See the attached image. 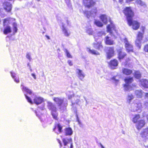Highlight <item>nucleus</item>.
Here are the masks:
<instances>
[{
	"mask_svg": "<svg viewBox=\"0 0 148 148\" xmlns=\"http://www.w3.org/2000/svg\"><path fill=\"white\" fill-rule=\"evenodd\" d=\"M100 18L103 23L105 24L107 23L108 21H109L110 24L107 27V31L116 38V36L118 35V32L115 25L110 20V18L106 15L101 14L100 16Z\"/></svg>",
	"mask_w": 148,
	"mask_h": 148,
	"instance_id": "obj_1",
	"label": "nucleus"
},
{
	"mask_svg": "<svg viewBox=\"0 0 148 148\" xmlns=\"http://www.w3.org/2000/svg\"><path fill=\"white\" fill-rule=\"evenodd\" d=\"M142 105L140 101L134 100L131 105V110L132 112H140L142 109Z\"/></svg>",
	"mask_w": 148,
	"mask_h": 148,
	"instance_id": "obj_2",
	"label": "nucleus"
},
{
	"mask_svg": "<svg viewBox=\"0 0 148 148\" xmlns=\"http://www.w3.org/2000/svg\"><path fill=\"white\" fill-rule=\"evenodd\" d=\"M145 27H143L141 28L142 32H138L137 36V38L135 41L136 46L140 49L141 46V41L143 38V35L144 34Z\"/></svg>",
	"mask_w": 148,
	"mask_h": 148,
	"instance_id": "obj_3",
	"label": "nucleus"
},
{
	"mask_svg": "<svg viewBox=\"0 0 148 148\" xmlns=\"http://www.w3.org/2000/svg\"><path fill=\"white\" fill-rule=\"evenodd\" d=\"M123 13L127 17V22L130 23V19H132L134 13L130 7L126 8L123 10Z\"/></svg>",
	"mask_w": 148,
	"mask_h": 148,
	"instance_id": "obj_4",
	"label": "nucleus"
},
{
	"mask_svg": "<svg viewBox=\"0 0 148 148\" xmlns=\"http://www.w3.org/2000/svg\"><path fill=\"white\" fill-rule=\"evenodd\" d=\"M133 78L130 77H127L125 79V84L124 85V90L126 91L132 90V87L130 85V84L133 81Z\"/></svg>",
	"mask_w": 148,
	"mask_h": 148,
	"instance_id": "obj_5",
	"label": "nucleus"
},
{
	"mask_svg": "<svg viewBox=\"0 0 148 148\" xmlns=\"http://www.w3.org/2000/svg\"><path fill=\"white\" fill-rule=\"evenodd\" d=\"M125 43V47L126 51L129 53L133 52L134 49L133 46L128 41L126 38H125L122 39Z\"/></svg>",
	"mask_w": 148,
	"mask_h": 148,
	"instance_id": "obj_6",
	"label": "nucleus"
},
{
	"mask_svg": "<svg viewBox=\"0 0 148 148\" xmlns=\"http://www.w3.org/2000/svg\"><path fill=\"white\" fill-rule=\"evenodd\" d=\"M81 96V95L79 93V92H77L75 94V96L74 97V100H72L71 103L72 105L76 104L80 105L82 103L84 102V101L82 100H80V99Z\"/></svg>",
	"mask_w": 148,
	"mask_h": 148,
	"instance_id": "obj_7",
	"label": "nucleus"
},
{
	"mask_svg": "<svg viewBox=\"0 0 148 148\" xmlns=\"http://www.w3.org/2000/svg\"><path fill=\"white\" fill-rule=\"evenodd\" d=\"M53 100L60 107V109H61L60 106L63 103L65 106H66L67 105V100L64 98H62L60 97H54Z\"/></svg>",
	"mask_w": 148,
	"mask_h": 148,
	"instance_id": "obj_8",
	"label": "nucleus"
},
{
	"mask_svg": "<svg viewBox=\"0 0 148 148\" xmlns=\"http://www.w3.org/2000/svg\"><path fill=\"white\" fill-rule=\"evenodd\" d=\"M97 10L96 8L93 9L91 12L85 11L84 12V15L88 18H89L90 16L95 17L96 15Z\"/></svg>",
	"mask_w": 148,
	"mask_h": 148,
	"instance_id": "obj_9",
	"label": "nucleus"
},
{
	"mask_svg": "<svg viewBox=\"0 0 148 148\" xmlns=\"http://www.w3.org/2000/svg\"><path fill=\"white\" fill-rule=\"evenodd\" d=\"M130 26H132V28L134 30L138 29L140 27V23L137 21H133L132 19H130V23L127 22Z\"/></svg>",
	"mask_w": 148,
	"mask_h": 148,
	"instance_id": "obj_10",
	"label": "nucleus"
},
{
	"mask_svg": "<svg viewBox=\"0 0 148 148\" xmlns=\"http://www.w3.org/2000/svg\"><path fill=\"white\" fill-rule=\"evenodd\" d=\"M66 25L64 23H62V30L64 35L68 37L70 35L71 32L66 28Z\"/></svg>",
	"mask_w": 148,
	"mask_h": 148,
	"instance_id": "obj_11",
	"label": "nucleus"
},
{
	"mask_svg": "<svg viewBox=\"0 0 148 148\" xmlns=\"http://www.w3.org/2000/svg\"><path fill=\"white\" fill-rule=\"evenodd\" d=\"M97 36H95L94 37L95 42L93 43V47L95 49L99 50H101L103 49L102 45L101 42H97V41H96V40L97 39Z\"/></svg>",
	"mask_w": 148,
	"mask_h": 148,
	"instance_id": "obj_12",
	"label": "nucleus"
},
{
	"mask_svg": "<svg viewBox=\"0 0 148 148\" xmlns=\"http://www.w3.org/2000/svg\"><path fill=\"white\" fill-rule=\"evenodd\" d=\"M108 51L107 52V58L110 59L114 55V49L113 47H109L108 48Z\"/></svg>",
	"mask_w": 148,
	"mask_h": 148,
	"instance_id": "obj_13",
	"label": "nucleus"
},
{
	"mask_svg": "<svg viewBox=\"0 0 148 148\" xmlns=\"http://www.w3.org/2000/svg\"><path fill=\"white\" fill-rule=\"evenodd\" d=\"M77 76L81 80H82L85 76V75L84 72L81 70L77 69L76 71Z\"/></svg>",
	"mask_w": 148,
	"mask_h": 148,
	"instance_id": "obj_14",
	"label": "nucleus"
},
{
	"mask_svg": "<svg viewBox=\"0 0 148 148\" xmlns=\"http://www.w3.org/2000/svg\"><path fill=\"white\" fill-rule=\"evenodd\" d=\"M83 2L84 5L88 8L93 6L95 3L92 0H83Z\"/></svg>",
	"mask_w": 148,
	"mask_h": 148,
	"instance_id": "obj_15",
	"label": "nucleus"
},
{
	"mask_svg": "<svg viewBox=\"0 0 148 148\" xmlns=\"http://www.w3.org/2000/svg\"><path fill=\"white\" fill-rule=\"evenodd\" d=\"M4 9L7 12H10L12 8V5L8 2H4L3 4Z\"/></svg>",
	"mask_w": 148,
	"mask_h": 148,
	"instance_id": "obj_16",
	"label": "nucleus"
},
{
	"mask_svg": "<svg viewBox=\"0 0 148 148\" xmlns=\"http://www.w3.org/2000/svg\"><path fill=\"white\" fill-rule=\"evenodd\" d=\"M34 103L36 105H38L42 103L43 101L42 98L38 96H35L33 99Z\"/></svg>",
	"mask_w": 148,
	"mask_h": 148,
	"instance_id": "obj_17",
	"label": "nucleus"
},
{
	"mask_svg": "<svg viewBox=\"0 0 148 148\" xmlns=\"http://www.w3.org/2000/svg\"><path fill=\"white\" fill-rule=\"evenodd\" d=\"M62 126L59 123L56 124L53 131L58 134L61 132Z\"/></svg>",
	"mask_w": 148,
	"mask_h": 148,
	"instance_id": "obj_18",
	"label": "nucleus"
},
{
	"mask_svg": "<svg viewBox=\"0 0 148 148\" xmlns=\"http://www.w3.org/2000/svg\"><path fill=\"white\" fill-rule=\"evenodd\" d=\"M10 73L14 81L17 83H19L20 82L19 77L17 74L13 71H11Z\"/></svg>",
	"mask_w": 148,
	"mask_h": 148,
	"instance_id": "obj_19",
	"label": "nucleus"
},
{
	"mask_svg": "<svg viewBox=\"0 0 148 148\" xmlns=\"http://www.w3.org/2000/svg\"><path fill=\"white\" fill-rule=\"evenodd\" d=\"M140 135L144 139L148 138V128L143 130L141 132Z\"/></svg>",
	"mask_w": 148,
	"mask_h": 148,
	"instance_id": "obj_20",
	"label": "nucleus"
},
{
	"mask_svg": "<svg viewBox=\"0 0 148 148\" xmlns=\"http://www.w3.org/2000/svg\"><path fill=\"white\" fill-rule=\"evenodd\" d=\"M145 124V121L143 120H141L137 122L136 126L138 130H139L143 127Z\"/></svg>",
	"mask_w": 148,
	"mask_h": 148,
	"instance_id": "obj_21",
	"label": "nucleus"
},
{
	"mask_svg": "<svg viewBox=\"0 0 148 148\" xmlns=\"http://www.w3.org/2000/svg\"><path fill=\"white\" fill-rule=\"evenodd\" d=\"M118 62L117 60L116 59H114L110 61L109 63V65L111 68L115 69L118 66Z\"/></svg>",
	"mask_w": 148,
	"mask_h": 148,
	"instance_id": "obj_22",
	"label": "nucleus"
},
{
	"mask_svg": "<svg viewBox=\"0 0 148 148\" xmlns=\"http://www.w3.org/2000/svg\"><path fill=\"white\" fill-rule=\"evenodd\" d=\"M47 107L49 109L51 110L52 112L56 111V108L52 103L48 101L47 102Z\"/></svg>",
	"mask_w": 148,
	"mask_h": 148,
	"instance_id": "obj_23",
	"label": "nucleus"
},
{
	"mask_svg": "<svg viewBox=\"0 0 148 148\" xmlns=\"http://www.w3.org/2000/svg\"><path fill=\"white\" fill-rule=\"evenodd\" d=\"M140 84L141 86L146 88H148V81L146 79H142L140 80Z\"/></svg>",
	"mask_w": 148,
	"mask_h": 148,
	"instance_id": "obj_24",
	"label": "nucleus"
},
{
	"mask_svg": "<svg viewBox=\"0 0 148 148\" xmlns=\"http://www.w3.org/2000/svg\"><path fill=\"white\" fill-rule=\"evenodd\" d=\"M118 58L120 60L123 59L126 55V53L122 52L121 49L118 51Z\"/></svg>",
	"mask_w": 148,
	"mask_h": 148,
	"instance_id": "obj_25",
	"label": "nucleus"
},
{
	"mask_svg": "<svg viewBox=\"0 0 148 148\" xmlns=\"http://www.w3.org/2000/svg\"><path fill=\"white\" fill-rule=\"evenodd\" d=\"M135 3L137 5L142 6L144 8H145L147 7V5L145 2L142 0H136Z\"/></svg>",
	"mask_w": 148,
	"mask_h": 148,
	"instance_id": "obj_26",
	"label": "nucleus"
},
{
	"mask_svg": "<svg viewBox=\"0 0 148 148\" xmlns=\"http://www.w3.org/2000/svg\"><path fill=\"white\" fill-rule=\"evenodd\" d=\"M15 19L10 18H8L4 20L3 24L4 25H8L13 22Z\"/></svg>",
	"mask_w": 148,
	"mask_h": 148,
	"instance_id": "obj_27",
	"label": "nucleus"
},
{
	"mask_svg": "<svg viewBox=\"0 0 148 148\" xmlns=\"http://www.w3.org/2000/svg\"><path fill=\"white\" fill-rule=\"evenodd\" d=\"M105 42L106 44L108 45H112L114 44V41L111 40V38L108 36H106L105 39Z\"/></svg>",
	"mask_w": 148,
	"mask_h": 148,
	"instance_id": "obj_28",
	"label": "nucleus"
},
{
	"mask_svg": "<svg viewBox=\"0 0 148 148\" xmlns=\"http://www.w3.org/2000/svg\"><path fill=\"white\" fill-rule=\"evenodd\" d=\"M122 71L123 73L126 75H129L132 73V71L126 68H123Z\"/></svg>",
	"mask_w": 148,
	"mask_h": 148,
	"instance_id": "obj_29",
	"label": "nucleus"
},
{
	"mask_svg": "<svg viewBox=\"0 0 148 148\" xmlns=\"http://www.w3.org/2000/svg\"><path fill=\"white\" fill-rule=\"evenodd\" d=\"M87 51L89 53L92 54L96 55H98L100 54L97 51L94 50L90 49L89 48H87Z\"/></svg>",
	"mask_w": 148,
	"mask_h": 148,
	"instance_id": "obj_30",
	"label": "nucleus"
},
{
	"mask_svg": "<svg viewBox=\"0 0 148 148\" xmlns=\"http://www.w3.org/2000/svg\"><path fill=\"white\" fill-rule=\"evenodd\" d=\"M65 131L66 135H71L73 133L72 129L70 128H66Z\"/></svg>",
	"mask_w": 148,
	"mask_h": 148,
	"instance_id": "obj_31",
	"label": "nucleus"
},
{
	"mask_svg": "<svg viewBox=\"0 0 148 148\" xmlns=\"http://www.w3.org/2000/svg\"><path fill=\"white\" fill-rule=\"evenodd\" d=\"M135 94L137 97L141 98L142 96V91L141 90H137L135 91Z\"/></svg>",
	"mask_w": 148,
	"mask_h": 148,
	"instance_id": "obj_32",
	"label": "nucleus"
},
{
	"mask_svg": "<svg viewBox=\"0 0 148 148\" xmlns=\"http://www.w3.org/2000/svg\"><path fill=\"white\" fill-rule=\"evenodd\" d=\"M66 94L67 96L68 97L69 99H71L73 97H74L75 96V94L73 92L71 91H68L66 92Z\"/></svg>",
	"mask_w": 148,
	"mask_h": 148,
	"instance_id": "obj_33",
	"label": "nucleus"
},
{
	"mask_svg": "<svg viewBox=\"0 0 148 148\" xmlns=\"http://www.w3.org/2000/svg\"><path fill=\"white\" fill-rule=\"evenodd\" d=\"M140 116L139 114H136L134 116L132 119V121L134 123H136L138 120L140 118Z\"/></svg>",
	"mask_w": 148,
	"mask_h": 148,
	"instance_id": "obj_34",
	"label": "nucleus"
},
{
	"mask_svg": "<svg viewBox=\"0 0 148 148\" xmlns=\"http://www.w3.org/2000/svg\"><path fill=\"white\" fill-rule=\"evenodd\" d=\"M11 32V30L10 27L9 26H7L4 29V33L5 34H6L8 33Z\"/></svg>",
	"mask_w": 148,
	"mask_h": 148,
	"instance_id": "obj_35",
	"label": "nucleus"
},
{
	"mask_svg": "<svg viewBox=\"0 0 148 148\" xmlns=\"http://www.w3.org/2000/svg\"><path fill=\"white\" fill-rule=\"evenodd\" d=\"M21 86H22V89L23 91H25L29 94H31L32 93L31 90H30L28 89L27 87L23 86L22 85H21Z\"/></svg>",
	"mask_w": 148,
	"mask_h": 148,
	"instance_id": "obj_36",
	"label": "nucleus"
},
{
	"mask_svg": "<svg viewBox=\"0 0 148 148\" xmlns=\"http://www.w3.org/2000/svg\"><path fill=\"white\" fill-rule=\"evenodd\" d=\"M94 23L95 25L99 27H101L103 25V24L99 20L95 19Z\"/></svg>",
	"mask_w": 148,
	"mask_h": 148,
	"instance_id": "obj_37",
	"label": "nucleus"
},
{
	"mask_svg": "<svg viewBox=\"0 0 148 148\" xmlns=\"http://www.w3.org/2000/svg\"><path fill=\"white\" fill-rule=\"evenodd\" d=\"M111 79L113 82L116 85H117L118 84L119 80V79L116 78V76L113 77H112Z\"/></svg>",
	"mask_w": 148,
	"mask_h": 148,
	"instance_id": "obj_38",
	"label": "nucleus"
},
{
	"mask_svg": "<svg viewBox=\"0 0 148 148\" xmlns=\"http://www.w3.org/2000/svg\"><path fill=\"white\" fill-rule=\"evenodd\" d=\"M71 139H66V138H64L62 140L63 142L64 143V146H66L67 144L69 143L71 141Z\"/></svg>",
	"mask_w": 148,
	"mask_h": 148,
	"instance_id": "obj_39",
	"label": "nucleus"
},
{
	"mask_svg": "<svg viewBox=\"0 0 148 148\" xmlns=\"http://www.w3.org/2000/svg\"><path fill=\"white\" fill-rule=\"evenodd\" d=\"M86 32L89 35H92L93 33V31L91 27H90L88 28H86Z\"/></svg>",
	"mask_w": 148,
	"mask_h": 148,
	"instance_id": "obj_40",
	"label": "nucleus"
},
{
	"mask_svg": "<svg viewBox=\"0 0 148 148\" xmlns=\"http://www.w3.org/2000/svg\"><path fill=\"white\" fill-rule=\"evenodd\" d=\"M134 76L137 79L140 78L141 76V75L139 71H136L135 72Z\"/></svg>",
	"mask_w": 148,
	"mask_h": 148,
	"instance_id": "obj_41",
	"label": "nucleus"
},
{
	"mask_svg": "<svg viewBox=\"0 0 148 148\" xmlns=\"http://www.w3.org/2000/svg\"><path fill=\"white\" fill-rule=\"evenodd\" d=\"M64 52L65 53L67 57L68 58H72V56L71 55L68 51L66 49L64 50Z\"/></svg>",
	"mask_w": 148,
	"mask_h": 148,
	"instance_id": "obj_42",
	"label": "nucleus"
},
{
	"mask_svg": "<svg viewBox=\"0 0 148 148\" xmlns=\"http://www.w3.org/2000/svg\"><path fill=\"white\" fill-rule=\"evenodd\" d=\"M56 111L51 112L52 115L53 116V117L55 119L57 120V114L56 112Z\"/></svg>",
	"mask_w": 148,
	"mask_h": 148,
	"instance_id": "obj_43",
	"label": "nucleus"
},
{
	"mask_svg": "<svg viewBox=\"0 0 148 148\" xmlns=\"http://www.w3.org/2000/svg\"><path fill=\"white\" fill-rule=\"evenodd\" d=\"M68 6L69 8L71 7V4L70 0H64Z\"/></svg>",
	"mask_w": 148,
	"mask_h": 148,
	"instance_id": "obj_44",
	"label": "nucleus"
},
{
	"mask_svg": "<svg viewBox=\"0 0 148 148\" xmlns=\"http://www.w3.org/2000/svg\"><path fill=\"white\" fill-rule=\"evenodd\" d=\"M17 24L16 23H14L13 24V30L15 33H16L17 32Z\"/></svg>",
	"mask_w": 148,
	"mask_h": 148,
	"instance_id": "obj_45",
	"label": "nucleus"
},
{
	"mask_svg": "<svg viewBox=\"0 0 148 148\" xmlns=\"http://www.w3.org/2000/svg\"><path fill=\"white\" fill-rule=\"evenodd\" d=\"M25 95L26 99L31 104H33V102L32 101V100L31 99L30 97H29L25 94Z\"/></svg>",
	"mask_w": 148,
	"mask_h": 148,
	"instance_id": "obj_46",
	"label": "nucleus"
},
{
	"mask_svg": "<svg viewBox=\"0 0 148 148\" xmlns=\"http://www.w3.org/2000/svg\"><path fill=\"white\" fill-rule=\"evenodd\" d=\"M134 98V96L131 94H129L128 95L127 99L129 101V102Z\"/></svg>",
	"mask_w": 148,
	"mask_h": 148,
	"instance_id": "obj_47",
	"label": "nucleus"
},
{
	"mask_svg": "<svg viewBox=\"0 0 148 148\" xmlns=\"http://www.w3.org/2000/svg\"><path fill=\"white\" fill-rule=\"evenodd\" d=\"M105 35V32L103 31H101L98 32L97 34V36L101 37L103 35Z\"/></svg>",
	"mask_w": 148,
	"mask_h": 148,
	"instance_id": "obj_48",
	"label": "nucleus"
},
{
	"mask_svg": "<svg viewBox=\"0 0 148 148\" xmlns=\"http://www.w3.org/2000/svg\"><path fill=\"white\" fill-rule=\"evenodd\" d=\"M144 50L145 52H148V44H146L145 46Z\"/></svg>",
	"mask_w": 148,
	"mask_h": 148,
	"instance_id": "obj_49",
	"label": "nucleus"
},
{
	"mask_svg": "<svg viewBox=\"0 0 148 148\" xmlns=\"http://www.w3.org/2000/svg\"><path fill=\"white\" fill-rule=\"evenodd\" d=\"M26 58L28 59L30 61L31 60V55L29 53H28L27 54L26 56Z\"/></svg>",
	"mask_w": 148,
	"mask_h": 148,
	"instance_id": "obj_50",
	"label": "nucleus"
},
{
	"mask_svg": "<svg viewBox=\"0 0 148 148\" xmlns=\"http://www.w3.org/2000/svg\"><path fill=\"white\" fill-rule=\"evenodd\" d=\"M144 106L145 108L148 107V102L147 101H145L144 103Z\"/></svg>",
	"mask_w": 148,
	"mask_h": 148,
	"instance_id": "obj_51",
	"label": "nucleus"
},
{
	"mask_svg": "<svg viewBox=\"0 0 148 148\" xmlns=\"http://www.w3.org/2000/svg\"><path fill=\"white\" fill-rule=\"evenodd\" d=\"M68 63L70 66H71L73 65L72 62L70 60H69L68 61Z\"/></svg>",
	"mask_w": 148,
	"mask_h": 148,
	"instance_id": "obj_52",
	"label": "nucleus"
},
{
	"mask_svg": "<svg viewBox=\"0 0 148 148\" xmlns=\"http://www.w3.org/2000/svg\"><path fill=\"white\" fill-rule=\"evenodd\" d=\"M31 75L35 79H36V75L35 74L33 73H32Z\"/></svg>",
	"mask_w": 148,
	"mask_h": 148,
	"instance_id": "obj_53",
	"label": "nucleus"
},
{
	"mask_svg": "<svg viewBox=\"0 0 148 148\" xmlns=\"http://www.w3.org/2000/svg\"><path fill=\"white\" fill-rule=\"evenodd\" d=\"M84 99L85 100V101H86V105L88 104V102L87 101V100H86V98L85 97H84Z\"/></svg>",
	"mask_w": 148,
	"mask_h": 148,
	"instance_id": "obj_54",
	"label": "nucleus"
},
{
	"mask_svg": "<svg viewBox=\"0 0 148 148\" xmlns=\"http://www.w3.org/2000/svg\"><path fill=\"white\" fill-rule=\"evenodd\" d=\"M99 144L101 148H105L104 147L103 145L101 144V143H99Z\"/></svg>",
	"mask_w": 148,
	"mask_h": 148,
	"instance_id": "obj_55",
	"label": "nucleus"
},
{
	"mask_svg": "<svg viewBox=\"0 0 148 148\" xmlns=\"http://www.w3.org/2000/svg\"><path fill=\"white\" fill-rule=\"evenodd\" d=\"M145 97L148 99V93H147L145 95Z\"/></svg>",
	"mask_w": 148,
	"mask_h": 148,
	"instance_id": "obj_56",
	"label": "nucleus"
},
{
	"mask_svg": "<svg viewBox=\"0 0 148 148\" xmlns=\"http://www.w3.org/2000/svg\"><path fill=\"white\" fill-rule=\"evenodd\" d=\"M134 0H126V1L127 2H130L134 1Z\"/></svg>",
	"mask_w": 148,
	"mask_h": 148,
	"instance_id": "obj_57",
	"label": "nucleus"
},
{
	"mask_svg": "<svg viewBox=\"0 0 148 148\" xmlns=\"http://www.w3.org/2000/svg\"><path fill=\"white\" fill-rule=\"evenodd\" d=\"M73 145L72 143H71L70 148H73Z\"/></svg>",
	"mask_w": 148,
	"mask_h": 148,
	"instance_id": "obj_58",
	"label": "nucleus"
},
{
	"mask_svg": "<svg viewBox=\"0 0 148 148\" xmlns=\"http://www.w3.org/2000/svg\"><path fill=\"white\" fill-rule=\"evenodd\" d=\"M46 37L48 39H50V38H49V36H48L46 35Z\"/></svg>",
	"mask_w": 148,
	"mask_h": 148,
	"instance_id": "obj_59",
	"label": "nucleus"
},
{
	"mask_svg": "<svg viewBox=\"0 0 148 148\" xmlns=\"http://www.w3.org/2000/svg\"><path fill=\"white\" fill-rule=\"evenodd\" d=\"M132 85L133 87H136V84H132Z\"/></svg>",
	"mask_w": 148,
	"mask_h": 148,
	"instance_id": "obj_60",
	"label": "nucleus"
},
{
	"mask_svg": "<svg viewBox=\"0 0 148 148\" xmlns=\"http://www.w3.org/2000/svg\"><path fill=\"white\" fill-rule=\"evenodd\" d=\"M69 22L68 21H66V23L67 25H68L69 24Z\"/></svg>",
	"mask_w": 148,
	"mask_h": 148,
	"instance_id": "obj_61",
	"label": "nucleus"
},
{
	"mask_svg": "<svg viewBox=\"0 0 148 148\" xmlns=\"http://www.w3.org/2000/svg\"><path fill=\"white\" fill-rule=\"evenodd\" d=\"M29 69H30V71L32 72V69L31 68V67H30V68H29Z\"/></svg>",
	"mask_w": 148,
	"mask_h": 148,
	"instance_id": "obj_62",
	"label": "nucleus"
},
{
	"mask_svg": "<svg viewBox=\"0 0 148 148\" xmlns=\"http://www.w3.org/2000/svg\"><path fill=\"white\" fill-rule=\"evenodd\" d=\"M27 66H29V68H30V67H31V66H30V64H29V63H28L27 64Z\"/></svg>",
	"mask_w": 148,
	"mask_h": 148,
	"instance_id": "obj_63",
	"label": "nucleus"
},
{
	"mask_svg": "<svg viewBox=\"0 0 148 148\" xmlns=\"http://www.w3.org/2000/svg\"><path fill=\"white\" fill-rule=\"evenodd\" d=\"M123 0H119V1L120 2H122Z\"/></svg>",
	"mask_w": 148,
	"mask_h": 148,
	"instance_id": "obj_64",
	"label": "nucleus"
}]
</instances>
